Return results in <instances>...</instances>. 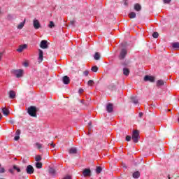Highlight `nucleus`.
<instances>
[{
  "label": "nucleus",
  "mask_w": 179,
  "mask_h": 179,
  "mask_svg": "<svg viewBox=\"0 0 179 179\" xmlns=\"http://www.w3.org/2000/svg\"><path fill=\"white\" fill-rule=\"evenodd\" d=\"M168 178L170 179V176H168Z\"/></svg>",
  "instance_id": "52"
},
{
  "label": "nucleus",
  "mask_w": 179,
  "mask_h": 179,
  "mask_svg": "<svg viewBox=\"0 0 179 179\" xmlns=\"http://www.w3.org/2000/svg\"><path fill=\"white\" fill-rule=\"evenodd\" d=\"M87 85H88V86H93V85H94V81H93L92 80H90L87 82Z\"/></svg>",
  "instance_id": "33"
},
{
  "label": "nucleus",
  "mask_w": 179,
  "mask_h": 179,
  "mask_svg": "<svg viewBox=\"0 0 179 179\" xmlns=\"http://www.w3.org/2000/svg\"><path fill=\"white\" fill-rule=\"evenodd\" d=\"M94 58L96 61H99V59H100V53H99L98 52H95Z\"/></svg>",
  "instance_id": "23"
},
{
  "label": "nucleus",
  "mask_w": 179,
  "mask_h": 179,
  "mask_svg": "<svg viewBox=\"0 0 179 179\" xmlns=\"http://www.w3.org/2000/svg\"><path fill=\"white\" fill-rule=\"evenodd\" d=\"M48 145H50L52 148H55V144H54V143H49Z\"/></svg>",
  "instance_id": "45"
},
{
  "label": "nucleus",
  "mask_w": 179,
  "mask_h": 179,
  "mask_svg": "<svg viewBox=\"0 0 179 179\" xmlns=\"http://www.w3.org/2000/svg\"><path fill=\"white\" fill-rule=\"evenodd\" d=\"M41 159H42V158H41V155H36L35 157V161L36 162H41Z\"/></svg>",
  "instance_id": "32"
},
{
  "label": "nucleus",
  "mask_w": 179,
  "mask_h": 179,
  "mask_svg": "<svg viewBox=\"0 0 179 179\" xmlns=\"http://www.w3.org/2000/svg\"><path fill=\"white\" fill-rule=\"evenodd\" d=\"M49 173L50 174H55V170L54 169V168H50Z\"/></svg>",
  "instance_id": "34"
},
{
  "label": "nucleus",
  "mask_w": 179,
  "mask_h": 179,
  "mask_svg": "<svg viewBox=\"0 0 179 179\" xmlns=\"http://www.w3.org/2000/svg\"><path fill=\"white\" fill-rule=\"evenodd\" d=\"M12 72L14 75H15L16 78H22V76H23L22 69L13 70Z\"/></svg>",
  "instance_id": "4"
},
{
  "label": "nucleus",
  "mask_w": 179,
  "mask_h": 179,
  "mask_svg": "<svg viewBox=\"0 0 179 179\" xmlns=\"http://www.w3.org/2000/svg\"><path fill=\"white\" fill-rule=\"evenodd\" d=\"M133 178H139L141 177V173L139 171H136L132 174Z\"/></svg>",
  "instance_id": "17"
},
{
  "label": "nucleus",
  "mask_w": 179,
  "mask_h": 179,
  "mask_svg": "<svg viewBox=\"0 0 179 179\" xmlns=\"http://www.w3.org/2000/svg\"><path fill=\"white\" fill-rule=\"evenodd\" d=\"M23 66H25V67H27V66H29V63L24 62V63L23 64Z\"/></svg>",
  "instance_id": "42"
},
{
  "label": "nucleus",
  "mask_w": 179,
  "mask_h": 179,
  "mask_svg": "<svg viewBox=\"0 0 179 179\" xmlns=\"http://www.w3.org/2000/svg\"><path fill=\"white\" fill-rule=\"evenodd\" d=\"M143 113H139V117H143Z\"/></svg>",
  "instance_id": "49"
},
{
  "label": "nucleus",
  "mask_w": 179,
  "mask_h": 179,
  "mask_svg": "<svg viewBox=\"0 0 179 179\" xmlns=\"http://www.w3.org/2000/svg\"><path fill=\"white\" fill-rule=\"evenodd\" d=\"M155 77H153V76H145L144 77L145 82H151L152 83H153V82H155Z\"/></svg>",
  "instance_id": "7"
},
{
  "label": "nucleus",
  "mask_w": 179,
  "mask_h": 179,
  "mask_svg": "<svg viewBox=\"0 0 179 179\" xmlns=\"http://www.w3.org/2000/svg\"><path fill=\"white\" fill-rule=\"evenodd\" d=\"M26 172L27 174H33L34 173V168L31 165H28L26 169Z\"/></svg>",
  "instance_id": "6"
},
{
  "label": "nucleus",
  "mask_w": 179,
  "mask_h": 179,
  "mask_svg": "<svg viewBox=\"0 0 179 179\" xmlns=\"http://www.w3.org/2000/svg\"><path fill=\"white\" fill-rule=\"evenodd\" d=\"M123 75H125V76H128V75H129V69L127 68L123 69Z\"/></svg>",
  "instance_id": "24"
},
{
  "label": "nucleus",
  "mask_w": 179,
  "mask_h": 179,
  "mask_svg": "<svg viewBox=\"0 0 179 179\" xmlns=\"http://www.w3.org/2000/svg\"><path fill=\"white\" fill-rule=\"evenodd\" d=\"M92 173V171L90 169H85L83 171V175L84 177H90V174Z\"/></svg>",
  "instance_id": "10"
},
{
  "label": "nucleus",
  "mask_w": 179,
  "mask_h": 179,
  "mask_svg": "<svg viewBox=\"0 0 179 179\" xmlns=\"http://www.w3.org/2000/svg\"><path fill=\"white\" fill-rule=\"evenodd\" d=\"M2 55H3V52H0V61L2 59Z\"/></svg>",
  "instance_id": "47"
},
{
  "label": "nucleus",
  "mask_w": 179,
  "mask_h": 179,
  "mask_svg": "<svg viewBox=\"0 0 179 179\" xmlns=\"http://www.w3.org/2000/svg\"><path fill=\"white\" fill-rule=\"evenodd\" d=\"M130 99L131 103H134V104H138V99H136V96H131Z\"/></svg>",
  "instance_id": "21"
},
{
  "label": "nucleus",
  "mask_w": 179,
  "mask_h": 179,
  "mask_svg": "<svg viewBox=\"0 0 179 179\" xmlns=\"http://www.w3.org/2000/svg\"><path fill=\"white\" fill-rule=\"evenodd\" d=\"M131 136H126V141H127V142H129V141H131Z\"/></svg>",
  "instance_id": "38"
},
{
  "label": "nucleus",
  "mask_w": 179,
  "mask_h": 179,
  "mask_svg": "<svg viewBox=\"0 0 179 179\" xmlns=\"http://www.w3.org/2000/svg\"><path fill=\"white\" fill-rule=\"evenodd\" d=\"M88 125H90V127H91V126H92V122H90L88 123Z\"/></svg>",
  "instance_id": "50"
},
{
  "label": "nucleus",
  "mask_w": 179,
  "mask_h": 179,
  "mask_svg": "<svg viewBox=\"0 0 179 179\" xmlns=\"http://www.w3.org/2000/svg\"><path fill=\"white\" fill-rule=\"evenodd\" d=\"M48 27H50V29H52V27H55V24L54 23V22L50 21L48 25Z\"/></svg>",
  "instance_id": "31"
},
{
  "label": "nucleus",
  "mask_w": 179,
  "mask_h": 179,
  "mask_svg": "<svg viewBox=\"0 0 179 179\" xmlns=\"http://www.w3.org/2000/svg\"><path fill=\"white\" fill-rule=\"evenodd\" d=\"M13 170H16L17 173H20L22 170H20V168H19L17 165H13Z\"/></svg>",
  "instance_id": "26"
},
{
  "label": "nucleus",
  "mask_w": 179,
  "mask_h": 179,
  "mask_svg": "<svg viewBox=\"0 0 179 179\" xmlns=\"http://www.w3.org/2000/svg\"><path fill=\"white\" fill-rule=\"evenodd\" d=\"M9 172L11 173V174H13V169H9Z\"/></svg>",
  "instance_id": "48"
},
{
  "label": "nucleus",
  "mask_w": 179,
  "mask_h": 179,
  "mask_svg": "<svg viewBox=\"0 0 179 179\" xmlns=\"http://www.w3.org/2000/svg\"><path fill=\"white\" fill-rule=\"evenodd\" d=\"M20 134H21L20 129H17V130L16 131V132H15V135H17V136H19V135H20Z\"/></svg>",
  "instance_id": "39"
},
{
  "label": "nucleus",
  "mask_w": 179,
  "mask_h": 179,
  "mask_svg": "<svg viewBox=\"0 0 179 179\" xmlns=\"http://www.w3.org/2000/svg\"><path fill=\"white\" fill-rule=\"evenodd\" d=\"M101 171H103V169L101 168V166H96V174H100Z\"/></svg>",
  "instance_id": "25"
},
{
  "label": "nucleus",
  "mask_w": 179,
  "mask_h": 179,
  "mask_svg": "<svg viewBox=\"0 0 179 179\" xmlns=\"http://www.w3.org/2000/svg\"><path fill=\"white\" fill-rule=\"evenodd\" d=\"M115 87H116V85L115 84H110L108 86V90H115Z\"/></svg>",
  "instance_id": "27"
},
{
  "label": "nucleus",
  "mask_w": 179,
  "mask_h": 179,
  "mask_svg": "<svg viewBox=\"0 0 179 179\" xmlns=\"http://www.w3.org/2000/svg\"><path fill=\"white\" fill-rule=\"evenodd\" d=\"M134 8L136 12H141V10H142V6H141L139 3H135Z\"/></svg>",
  "instance_id": "14"
},
{
  "label": "nucleus",
  "mask_w": 179,
  "mask_h": 179,
  "mask_svg": "<svg viewBox=\"0 0 179 179\" xmlns=\"http://www.w3.org/2000/svg\"><path fill=\"white\" fill-rule=\"evenodd\" d=\"M69 153L70 155H76L78 153V150L76 149V148H71L69 149Z\"/></svg>",
  "instance_id": "16"
},
{
  "label": "nucleus",
  "mask_w": 179,
  "mask_h": 179,
  "mask_svg": "<svg viewBox=\"0 0 179 179\" xmlns=\"http://www.w3.org/2000/svg\"><path fill=\"white\" fill-rule=\"evenodd\" d=\"M91 71L92 72H97V71H99V67H97V66H94L92 67Z\"/></svg>",
  "instance_id": "30"
},
{
  "label": "nucleus",
  "mask_w": 179,
  "mask_h": 179,
  "mask_svg": "<svg viewBox=\"0 0 179 179\" xmlns=\"http://www.w3.org/2000/svg\"><path fill=\"white\" fill-rule=\"evenodd\" d=\"M33 26L36 30H38L40 27H41V24H40V22H38V20L34 19L33 21Z\"/></svg>",
  "instance_id": "5"
},
{
  "label": "nucleus",
  "mask_w": 179,
  "mask_h": 179,
  "mask_svg": "<svg viewBox=\"0 0 179 179\" xmlns=\"http://www.w3.org/2000/svg\"><path fill=\"white\" fill-rule=\"evenodd\" d=\"M164 3H170L171 2V0H163Z\"/></svg>",
  "instance_id": "41"
},
{
  "label": "nucleus",
  "mask_w": 179,
  "mask_h": 179,
  "mask_svg": "<svg viewBox=\"0 0 179 179\" xmlns=\"http://www.w3.org/2000/svg\"><path fill=\"white\" fill-rule=\"evenodd\" d=\"M40 47L43 50H45V49L48 48V45L47 44V41H45V40L41 41Z\"/></svg>",
  "instance_id": "8"
},
{
  "label": "nucleus",
  "mask_w": 179,
  "mask_h": 179,
  "mask_svg": "<svg viewBox=\"0 0 179 179\" xmlns=\"http://www.w3.org/2000/svg\"><path fill=\"white\" fill-rule=\"evenodd\" d=\"M39 57H38V61L40 62H43V55H44V52H43V50L41 49H39Z\"/></svg>",
  "instance_id": "15"
},
{
  "label": "nucleus",
  "mask_w": 179,
  "mask_h": 179,
  "mask_svg": "<svg viewBox=\"0 0 179 179\" xmlns=\"http://www.w3.org/2000/svg\"><path fill=\"white\" fill-rule=\"evenodd\" d=\"M64 179H72L70 176H66Z\"/></svg>",
  "instance_id": "43"
},
{
  "label": "nucleus",
  "mask_w": 179,
  "mask_h": 179,
  "mask_svg": "<svg viewBox=\"0 0 179 179\" xmlns=\"http://www.w3.org/2000/svg\"><path fill=\"white\" fill-rule=\"evenodd\" d=\"M0 15H1V10H0Z\"/></svg>",
  "instance_id": "54"
},
{
  "label": "nucleus",
  "mask_w": 179,
  "mask_h": 179,
  "mask_svg": "<svg viewBox=\"0 0 179 179\" xmlns=\"http://www.w3.org/2000/svg\"><path fill=\"white\" fill-rule=\"evenodd\" d=\"M2 113L3 114V115H9V110H8L6 108H2Z\"/></svg>",
  "instance_id": "19"
},
{
  "label": "nucleus",
  "mask_w": 179,
  "mask_h": 179,
  "mask_svg": "<svg viewBox=\"0 0 179 179\" xmlns=\"http://www.w3.org/2000/svg\"><path fill=\"white\" fill-rule=\"evenodd\" d=\"M75 22H76L75 20H71V21L70 22V24H72V25H73V24H75Z\"/></svg>",
  "instance_id": "46"
},
{
  "label": "nucleus",
  "mask_w": 179,
  "mask_h": 179,
  "mask_svg": "<svg viewBox=\"0 0 179 179\" xmlns=\"http://www.w3.org/2000/svg\"><path fill=\"white\" fill-rule=\"evenodd\" d=\"M178 122H179V117H178Z\"/></svg>",
  "instance_id": "53"
},
{
  "label": "nucleus",
  "mask_w": 179,
  "mask_h": 179,
  "mask_svg": "<svg viewBox=\"0 0 179 179\" xmlns=\"http://www.w3.org/2000/svg\"><path fill=\"white\" fill-rule=\"evenodd\" d=\"M83 92V89L80 88L78 90V93L82 94Z\"/></svg>",
  "instance_id": "44"
},
{
  "label": "nucleus",
  "mask_w": 179,
  "mask_h": 179,
  "mask_svg": "<svg viewBox=\"0 0 179 179\" xmlns=\"http://www.w3.org/2000/svg\"><path fill=\"white\" fill-rule=\"evenodd\" d=\"M172 47H173V48H179V43L176 42V43H172Z\"/></svg>",
  "instance_id": "29"
},
{
  "label": "nucleus",
  "mask_w": 179,
  "mask_h": 179,
  "mask_svg": "<svg viewBox=\"0 0 179 179\" xmlns=\"http://www.w3.org/2000/svg\"><path fill=\"white\" fill-rule=\"evenodd\" d=\"M164 83H166V82L163 80H159L157 81V86H164Z\"/></svg>",
  "instance_id": "18"
},
{
  "label": "nucleus",
  "mask_w": 179,
  "mask_h": 179,
  "mask_svg": "<svg viewBox=\"0 0 179 179\" xmlns=\"http://www.w3.org/2000/svg\"><path fill=\"white\" fill-rule=\"evenodd\" d=\"M106 110L108 113H113L114 111V107L113 106V103H108L106 106Z\"/></svg>",
  "instance_id": "11"
},
{
  "label": "nucleus",
  "mask_w": 179,
  "mask_h": 179,
  "mask_svg": "<svg viewBox=\"0 0 179 179\" xmlns=\"http://www.w3.org/2000/svg\"><path fill=\"white\" fill-rule=\"evenodd\" d=\"M35 145L38 149H41L43 148V145L40 144V143H36Z\"/></svg>",
  "instance_id": "36"
},
{
  "label": "nucleus",
  "mask_w": 179,
  "mask_h": 179,
  "mask_svg": "<svg viewBox=\"0 0 179 179\" xmlns=\"http://www.w3.org/2000/svg\"><path fill=\"white\" fill-rule=\"evenodd\" d=\"M26 48H27V45L26 44H24V45H20L19 46V48L17 49V51L18 52H23V50H26Z\"/></svg>",
  "instance_id": "12"
},
{
  "label": "nucleus",
  "mask_w": 179,
  "mask_h": 179,
  "mask_svg": "<svg viewBox=\"0 0 179 179\" xmlns=\"http://www.w3.org/2000/svg\"><path fill=\"white\" fill-rule=\"evenodd\" d=\"M83 75H84V76H89V71L85 70V71L83 72Z\"/></svg>",
  "instance_id": "37"
},
{
  "label": "nucleus",
  "mask_w": 179,
  "mask_h": 179,
  "mask_svg": "<svg viewBox=\"0 0 179 179\" xmlns=\"http://www.w3.org/2000/svg\"><path fill=\"white\" fill-rule=\"evenodd\" d=\"M127 54H128V50L125 48H122L119 55V59L120 60L125 59V57H127Z\"/></svg>",
  "instance_id": "3"
},
{
  "label": "nucleus",
  "mask_w": 179,
  "mask_h": 179,
  "mask_svg": "<svg viewBox=\"0 0 179 179\" xmlns=\"http://www.w3.org/2000/svg\"><path fill=\"white\" fill-rule=\"evenodd\" d=\"M62 82L64 85H69L71 83V79L68 76H65L62 78Z\"/></svg>",
  "instance_id": "9"
},
{
  "label": "nucleus",
  "mask_w": 179,
  "mask_h": 179,
  "mask_svg": "<svg viewBox=\"0 0 179 179\" xmlns=\"http://www.w3.org/2000/svg\"><path fill=\"white\" fill-rule=\"evenodd\" d=\"M152 37H153L154 38H157V37H159V33H157V32H154V33L152 34Z\"/></svg>",
  "instance_id": "35"
},
{
  "label": "nucleus",
  "mask_w": 179,
  "mask_h": 179,
  "mask_svg": "<svg viewBox=\"0 0 179 179\" xmlns=\"http://www.w3.org/2000/svg\"><path fill=\"white\" fill-rule=\"evenodd\" d=\"M131 139L134 143H138L139 141V131L138 130H134L132 133Z\"/></svg>",
  "instance_id": "2"
},
{
  "label": "nucleus",
  "mask_w": 179,
  "mask_h": 179,
  "mask_svg": "<svg viewBox=\"0 0 179 179\" xmlns=\"http://www.w3.org/2000/svg\"><path fill=\"white\" fill-rule=\"evenodd\" d=\"M24 22H26V20H24V22H20V23L19 24V25L17 27V28L19 30H22V27H24Z\"/></svg>",
  "instance_id": "22"
},
{
  "label": "nucleus",
  "mask_w": 179,
  "mask_h": 179,
  "mask_svg": "<svg viewBox=\"0 0 179 179\" xmlns=\"http://www.w3.org/2000/svg\"><path fill=\"white\" fill-rule=\"evenodd\" d=\"M2 120V115L0 113V121Z\"/></svg>",
  "instance_id": "51"
},
{
  "label": "nucleus",
  "mask_w": 179,
  "mask_h": 179,
  "mask_svg": "<svg viewBox=\"0 0 179 179\" xmlns=\"http://www.w3.org/2000/svg\"><path fill=\"white\" fill-rule=\"evenodd\" d=\"M19 139H20V136H15L14 137V141H19Z\"/></svg>",
  "instance_id": "40"
},
{
  "label": "nucleus",
  "mask_w": 179,
  "mask_h": 179,
  "mask_svg": "<svg viewBox=\"0 0 179 179\" xmlns=\"http://www.w3.org/2000/svg\"><path fill=\"white\" fill-rule=\"evenodd\" d=\"M36 169H42L43 168V163L41 162H36Z\"/></svg>",
  "instance_id": "28"
},
{
  "label": "nucleus",
  "mask_w": 179,
  "mask_h": 179,
  "mask_svg": "<svg viewBox=\"0 0 179 179\" xmlns=\"http://www.w3.org/2000/svg\"><path fill=\"white\" fill-rule=\"evenodd\" d=\"M27 113L31 117H37V108L36 106H29L28 108Z\"/></svg>",
  "instance_id": "1"
},
{
  "label": "nucleus",
  "mask_w": 179,
  "mask_h": 179,
  "mask_svg": "<svg viewBox=\"0 0 179 179\" xmlns=\"http://www.w3.org/2000/svg\"><path fill=\"white\" fill-rule=\"evenodd\" d=\"M8 94V97L10 99H15V97H16V92L15 91H13V90L9 91Z\"/></svg>",
  "instance_id": "13"
},
{
  "label": "nucleus",
  "mask_w": 179,
  "mask_h": 179,
  "mask_svg": "<svg viewBox=\"0 0 179 179\" xmlns=\"http://www.w3.org/2000/svg\"><path fill=\"white\" fill-rule=\"evenodd\" d=\"M129 17L130 19H135L136 17V13L135 12H131L129 14Z\"/></svg>",
  "instance_id": "20"
}]
</instances>
